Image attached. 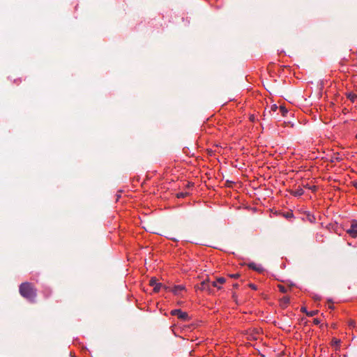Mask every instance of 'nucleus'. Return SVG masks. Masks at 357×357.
<instances>
[{
  "label": "nucleus",
  "mask_w": 357,
  "mask_h": 357,
  "mask_svg": "<svg viewBox=\"0 0 357 357\" xmlns=\"http://www.w3.org/2000/svg\"><path fill=\"white\" fill-rule=\"evenodd\" d=\"M283 299H284V301L285 303H289V300L288 298H284Z\"/></svg>",
  "instance_id": "19"
},
{
  "label": "nucleus",
  "mask_w": 357,
  "mask_h": 357,
  "mask_svg": "<svg viewBox=\"0 0 357 357\" xmlns=\"http://www.w3.org/2000/svg\"><path fill=\"white\" fill-rule=\"evenodd\" d=\"M278 288H279L280 291H282V292H285L286 291L285 287L282 286V285H279Z\"/></svg>",
  "instance_id": "14"
},
{
  "label": "nucleus",
  "mask_w": 357,
  "mask_h": 357,
  "mask_svg": "<svg viewBox=\"0 0 357 357\" xmlns=\"http://www.w3.org/2000/svg\"><path fill=\"white\" fill-rule=\"evenodd\" d=\"M314 322H315L316 324H318V323H319V321H318L317 320H314Z\"/></svg>",
  "instance_id": "25"
},
{
  "label": "nucleus",
  "mask_w": 357,
  "mask_h": 357,
  "mask_svg": "<svg viewBox=\"0 0 357 357\" xmlns=\"http://www.w3.org/2000/svg\"><path fill=\"white\" fill-rule=\"evenodd\" d=\"M291 194L295 197H300L304 194V190L301 188H299L296 190L292 191Z\"/></svg>",
  "instance_id": "8"
},
{
  "label": "nucleus",
  "mask_w": 357,
  "mask_h": 357,
  "mask_svg": "<svg viewBox=\"0 0 357 357\" xmlns=\"http://www.w3.org/2000/svg\"><path fill=\"white\" fill-rule=\"evenodd\" d=\"M347 233L349 234L352 238H357V222L353 221L351 227L347 230Z\"/></svg>",
  "instance_id": "4"
},
{
  "label": "nucleus",
  "mask_w": 357,
  "mask_h": 357,
  "mask_svg": "<svg viewBox=\"0 0 357 357\" xmlns=\"http://www.w3.org/2000/svg\"><path fill=\"white\" fill-rule=\"evenodd\" d=\"M164 288L168 291H172L175 295H179L182 291L185 289V287L183 285H175L173 287H165Z\"/></svg>",
  "instance_id": "3"
},
{
  "label": "nucleus",
  "mask_w": 357,
  "mask_h": 357,
  "mask_svg": "<svg viewBox=\"0 0 357 357\" xmlns=\"http://www.w3.org/2000/svg\"><path fill=\"white\" fill-rule=\"evenodd\" d=\"M333 342L335 344H338L340 343V340L335 339V340H333Z\"/></svg>",
  "instance_id": "18"
},
{
  "label": "nucleus",
  "mask_w": 357,
  "mask_h": 357,
  "mask_svg": "<svg viewBox=\"0 0 357 357\" xmlns=\"http://www.w3.org/2000/svg\"><path fill=\"white\" fill-rule=\"evenodd\" d=\"M20 294L27 300L33 302L36 296V291L29 282H24L20 286Z\"/></svg>",
  "instance_id": "1"
},
{
  "label": "nucleus",
  "mask_w": 357,
  "mask_h": 357,
  "mask_svg": "<svg viewBox=\"0 0 357 357\" xmlns=\"http://www.w3.org/2000/svg\"><path fill=\"white\" fill-rule=\"evenodd\" d=\"M199 289L202 291H206L208 293H211V282L208 280H204L201 282Z\"/></svg>",
  "instance_id": "6"
},
{
  "label": "nucleus",
  "mask_w": 357,
  "mask_h": 357,
  "mask_svg": "<svg viewBox=\"0 0 357 357\" xmlns=\"http://www.w3.org/2000/svg\"><path fill=\"white\" fill-rule=\"evenodd\" d=\"M350 326H354V321H351V323H350Z\"/></svg>",
  "instance_id": "23"
},
{
  "label": "nucleus",
  "mask_w": 357,
  "mask_h": 357,
  "mask_svg": "<svg viewBox=\"0 0 357 357\" xmlns=\"http://www.w3.org/2000/svg\"><path fill=\"white\" fill-rule=\"evenodd\" d=\"M356 137L357 138V135H356Z\"/></svg>",
  "instance_id": "26"
},
{
  "label": "nucleus",
  "mask_w": 357,
  "mask_h": 357,
  "mask_svg": "<svg viewBox=\"0 0 357 357\" xmlns=\"http://www.w3.org/2000/svg\"><path fill=\"white\" fill-rule=\"evenodd\" d=\"M250 287L252 289H257V287L255 284H250Z\"/></svg>",
  "instance_id": "17"
},
{
  "label": "nucleus",
  "mask_w": 357,
  "mask_h": 357,
  "mask_svg": "<svg viewBox=\"0 0 357 357\" xmlns=\"http://www.w3.org/2000/svg\"><path fill=\"white\" fill-rule=\"evenodd\" d=\"M276 109H278V107H277L275 105H273V106H272V109H273V110H274V111H275V110H276Z\"/></svg>",
  "instance_id": "20"
},
{
  "label": "nucleus",
  "mask_w": 357,
  "mask_h": 357,
  "mask_svg": "<svg viewBox=\"0 0 357 357\" xmlns=\"http://www.w3.org/2000/svg\"><path fill=\"white\" fill-rule=\"evenodd\" d=\"M248 267L252 270H255L259 273H261L264 271V268L261 264H256L254 262H250L248 264Z\"/></svg>",
  "instance_id": "7"
},
{
  "label": "nucleus",
  "mask_w": 357,
  "mask_h": 357,
  "mask_svg": "<svg viewBox=\"0 0 357 357\" xmlns=\"http://www.w3.org/2000/svg\"><path fill=\"white\" fill-rule=\"evenodd\" d=\"M280 111L283 116H284L288 112L287 109L284 107H282V106L280 107Z\"/></svg>",
  "instance_id": "10"
},
{
  "label": "nucleus",
  "mask_w": 357,
  "mask_h": 357,
  "mask_svg": "<svg viewBox=\"0 0 357 357\" xmlns=\"http://www.w3.org/2000/svg\"><path fill=\"white\" fill-rule=\"evenodd\" d=\"M184 196V195L183 193H181L180 195H178V197H183Z\"/></svg>",
  "instance_id": "24"
},
{
  "label": "nucleus",
  "mask_w": 357,
  "mask_h": 357,
  "mask_svg": "<svg viewBox=\"0 0 357 357\" xmlns=\"http://www.w3.org/2000/svg\"><path fill=\"white\" fill-rule=\"evenodd\" d=\"M218 282H217V280L211 282V287H217L218 289H220L221 287L218 286Z\"/></svg>",
  "instance_id": "11"
},
{
  "label": "nucleus",
  "mask_w": 357,
  "mask_h": 357,
  "mask_svg": "<svg viewBox=\"0 0 357 357\" xmlns=\"http://www.w3.org/2000/svg\"><path fill=\"white\" fill-rule=\"evenodd\" d=\"M301 310H302V312H305L306 314L307 312L305 307H302Z\"/></svg>",
  "instance_id": "21"
},
{
  "label": "nucleus",
  "mask_w": 357,
  "mask_h": 357,
  "mask_svg": "<svg viewBox=\"0 0 357 357\" xmlns=\"http://www.w3.org/2000/svg\"><path fill=\"white\" fill-rule=\"evenodd\" d=\"M347 98L351 101V102H354L355 100L357 98V96L353 93H347Z\"/></svg>",
  "instance_id": "9"
},
{
  "label": "nucleus",
  "mask_w": 357,
  "mask_h": 357,
  "mask_svg": "<svg viewBox=\"0 0 357 357\" xmlns=\"http://www.w3.org/2000/svg\"><path fill=\"white\" fill-rule=\"evenodd\" d=\"M309 189H311L312 190H314L316 189V187L315 186H312V187H309Z\"/></svg>",
  "instance_id": "22"
},
{
  "label": "nucleus",
  "mask_w": 357,
  "mask_h": 357,
  "mask_svg": "<svg viewBox=\"0 0 357 357\" xmlns=\"http://www.w3.org/2000/svg\"><path fill=\"white\" fill-rule=\"evenodd\" d=\"M225 278H222V277H220L219 278L217 279V282L220 284H223L225 282Z\"/></svg>",
  "instance_id": "12"
},
{
  "label": "nucleus",
  "mask_w": 357,
  "mask_h": 357,
  "mask_svg": "<svg viewBox=\"0 0 357 357\" xmlns=\"http://www.w3.org/2000/svg\"><path fill=\"white\" fill-rule=\"evenodd\" d=\"M171 314L174 316H177L178 319L185 321L188 319V313L181 311L180 309H175L172 310Z\"/></svg>",
  "instance_id": "2"
},
{
  "label": "nucleus",
  "mask_w": 357,
  "mask_h": 357,
  "mask_svg": "<svg viewBox=\"0 0 357 357\" xmlns=\"http://www.w3.org/2000/svg\"><path fill=\"white\" fill-rule=\"evenodd\" d=\"M313 298H314V300H316V301H319V300H320V299H321V296H319V295H314V296H313Z\"/></svg>",
  "instance_id": "15"
},
{
  "label": "nucleus",
  "mask_w": 357,
  "mask_h": 357,
  "mask_svg": "<svg viewBox=\"0 0 357 357\" xmlns=\"http://www.w3.org/2000/svg\"><path fill=\"white\" fill-rule=\"evenodd\" d=\"M230 276L234 278H237L239 276V275L238 274H233V275H231Z\"/></svg>",
  "instance_id": "16"
},
{
  "label": "nucleus",
  "mask_w": 357,
  "mask_h": 357,
  "mask_svg": "<svg viewBox=\"0 0 357 357\" xmlns=\"http://www.w3.org/2000/svg\"><path fill=\"white\" fill-rule=\"evenodd\" d=\"M317 314V311H311L310 312H307V315L309 317H313Z\"/></svg>",
  "instance_id": "13"
},
{
  "label": "nucleus",
  "mask_w": 357,
  "mask_h": 357,
  "mask_svg": "<svg viewBox=\"0 0 357 357\" xmlns=\"http://www.w3.org/2000/svg\"><path fill=\"white\" fill-rule=\"evenodd\" d=\"M149 284L153 287V291L155 292L159 291L161 287H163V285L161 283L157 282V279L155 278H151L149 281Z\"/></svg>",
  "instance_id": "5"
}]
</instances>
